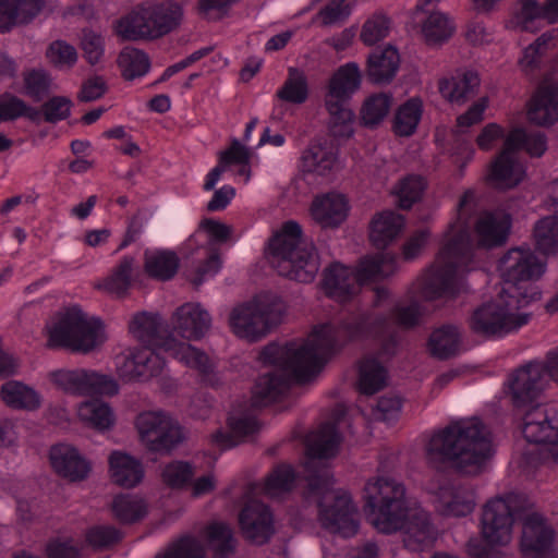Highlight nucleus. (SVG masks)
Masks as SVG:
<instances>
[{"mask_svg": "<svg viewBox=\"0 0 558 558\" xmlns=\"http://www.w3.org/2000/svg\"><path fill=\"white\" fill-rule=\"evenodd\" d=\"M337 336L336 327L330 324H325L314 327L312 339L306 341L310 347L315 349V353L319 354V359L324 365L337 352Z\"/></svg>", "mask_w": 558, "mask_h": 558, "instance_id": "obj_54", "label": "nucleus"}, {"mask_svg": "<svg viewBox=\"0 0 558 558\" xmlns=\"http://www.w3.org/2000/svg\"><path fill=\"white\" fill-rule=\"evenodd\" d=\"M480 418L456 422L429 439L426 448L428 463L435 468L450 464L462 474L477 471L489 457L490 439Z\"/></svg>", "mask_w": 558, "mask_h": 558, "instance_id": "obj_5", "label": "nucleus"}, {"mask_svg": "<svg viewBox=\"0 0 558 558\" xmlns=\"http://www.w3.org/2000/svg\"><path fill=\"white\" fill-rule=\"evenodd\" d=\"M49 462L58 476L72 483L86 480L92 472V463L75 446L69 444L52 445L49 449Z\"/></svg>", "mask_w": 558, "mask_h": 558, "instance_id": "obj_18", "label": "nucleus"}, {"mask_svg": "<svg viewBox=\"0 0 558 558\" xmlns=\"http://www.w3.org/2000/svg\"><path fill=\"white\" fill-rule=\"evenodd\" d=\"M194 466L189 461L173 460L161 471L162 483L171 489H183L192 483Z\"/></svg>", "mask_w": 558, "mask_h": 558, "instance_id": "obj_56", "label": "nucleus"}, {"mask_svg": "<svg viewBox=\"0 0 558 558\" xmlns=\"http://www.w3.org/2000/svg\"><path fill=\"white\" fill-rule=\"evenodd\" d=\"M498 268L504 282L500 292L478 305L468 320L471 332L484 339H500L518 331L532 317L531 313L519 311L542 299L536 281L546 271V264L530 248L509 250L499 259Z\"/></svg>", "mask_w": 558, "mask_h": 558, "instance_id": "obj_1", "label": "nucleus"}, {"mask_svg": "<svg viewBox=\"0 0 558 558\" xmlns=\"http://www.w3.org/2000/svg\"><path fill=\"white\" fill-rule=\"evenodd\" d=\"M436 497L439 504V511L445 517H466L475 508V493L465 485H440Z\"/></svg>", "mask_w": 558, "mask_h": 558, "instance_id": "obj_26", "label": "nucleus"}, {"mask_svg": "<svg viewBox=\"0 0 558 558\" xmlns=\"http://www.w3.org/2000/svg\"><path fill=\"white\" fill-rule=\"evenodd\" d=\"M1 399L12 409L34 411L40 408L39 393L32 387L17 380L4 383L0 389Z\"/></svg>", "mask_w": 558, "mask_h": 558, "instance_id": "obj_39", "label": "nucleus"}, {"mask_svg": "<svg viewBox=\"0 0 558 558\" xmlns=\"http://www.w3.org/2000/svg\"><path fill=\"white\" fill-rule=\"evenodd\" d=\"M162 558H206V550L195 536L184 535L168 547Z\"/></svg>", "mask_w": 558, "mask_h": 558, "instance_id": "obj_61", "label": "nucleus"}, {"mask_svg": "<svg viewBox=\"0 0 558 558\" xmlns=\"http://www.w3.org/2000/svg\"><path fill=\"white\" fill-rule=\"evenodd\" d=\"M229 432L217 430L213 435V440L223 450L238 446L244 437L254 435L258 432L259 425L252 416H229L227 420Z\"/></svg>", "mask_w": 558, "mask_h": 558, "instance_id": "obj_38", "label": "nucleus"}, {"mask_svg": "<svg viewBox=\"0 0 558 558\" xmlns=\"http://www.w3.org/2000/svg\"><path fill=\"white\" fill-rule=\"evenodd\" d=\"M535 247L545 255L558 253V218L547 216L534 226Z\"/></svg>", "mask_w": 558, "mask_h": 558, "instance_id": "obj_53", "label": "nucleus"}, {"mask_svg": "<svg viewBox=\"0 0 558 558\" xmlns=\"http://www.w3.org/2000/svg\"><path fill=\"white\" fill-rule=\"evenodd\" d=\"M363 509L374 527L386 535L402 531L407 549L422 553L437 541V530L424 510H410L405 487L390 477L368 481L363 489Z\"/></svg>", "mask_w": 558, "mask_h": 558, "instance_id": "obj_3", "label": "nucleus"}, {"mask_svg": "<svg viewBox=\"0 0 558 558\" xmlns=\"http://www.w3.org/2000/svg\"><path fill=\"white\" fill-rule=\"evenodd\" d=\"M348 210L345 196L338 193L316 196L311 205L313 219L324 229L338 228L347 219Z\"/></svg>", "mask_w": 558, "mask_h": 558, "instance_id": "obj_27", "label": "nucleus"}, {"mask_svg": "<svg viewBox=\"0 0 558 558\" xmlns=\"http://www.w3.org/2000/svg\"><path fill=\"white\" fill-rule=\"evenodd\" d=\"M317 521L322 529L343 538H351L359 532V521L354 519L355 507L347 492L332 496L330 504L316 500Z\"/></svg>", "mask_w": 558, "mask_h": 558, "instance_id": "obj_13", "label": "nucleus"}, {"mask_svg": "<svg viewBox=\"0 0 558 558\" xmlns=\"http://www.w3.org/2000/svg\"><path fill=\"white\" fill-rule=\"evenodd\" d=\"M258 360L277 367L260 375L255 383L253 398L262 404L278 401L292 385L308 383L324 367L319 354L306 341L301 345L294 341L283 345L270 342L262 349Z\"/></svg>", "mask_w": 558, "mask_h": 558, "instance_id": "obj_4", "label": "nucleus"}, {"mask_svg": "<svg viewBox=\"0 0 558 558\" xmlns=\"http://www.w3.org/2000/svg\"><path fill=\"white\" fill-rule=\"evenodd\" d=\"M117 63L125 81L143 77L151 68L148 53L135 47H124L119 53Z\"/></svg>", "mask_w": 558, "mask_h": 558, "instance_id": "obj_46", "label": "nucleus"}, {"mask_svg": "<svg viewBox=\"0 0 558 558\" xmlns=\"http://www.w3.org/2000/svg\"><path fill=\"white\" fill-rule=\"evenodd\" d=\"M111 510L121 524H134L148 513V507L143 498L120 494L113 498Z\"/></svg>", "mask_w": 558, "mask_h": 558, "instance_id": "obj_48", "label": "nucleus"}, {"mask_svg": "<svg viewBox=\"0 0 558 558\" xmlns=\"http://www.w3.org/2000/svg\"><path fill=\"white\" fill-rule=\"evenodd\" d=\"M298 474L289 463L277 464L265 478V490L269 495L289 493L294 488Z\"/></svg>", "mask_w": 558, "mask_h": 558, "instance_id": "obj_55", "label": "nucleus"}, {"mask_svg": "<svg viewBox=\"0 0 558 558\" xmlns=\"http://www.w3.org/2000/svg\"><path fill=\"white\" fill-rule=\"evenodd\" d=\"M116 369L124 383H144L161 374L165 361L150 348H133L114 359Z\"/></svg>", "mask_w": 558, "mask_h": 558, "instance_id": "obj_15", "label": "nucleus"}, {"mask_svg": "<svg viewBox=\"0 0 558 558\" xmlns=\"http://www.w3.org/2000/svg\"><path fill=\"white\" fill-rule=\"evenodd\" d=\"M461 335L457 326L442 325L432 331L427 340V350L434 359L447 361L459 354Z\"/></svg>", "mask_w": 558, "mask_h": 558, "instance_id": "obj_33", "label": "nucleus"}, {"mask_svg": "<svg viewBox=\"0 0 558 558\" xmlns=\"http://www.w3.org/2000/svg\"><path fill=\"white\" fill-rule=\"evenodd\" d=\"M356 389L361 395L373 396L387 385L388 372L376 357H364L359 362Z\"/></svg>", "mask_w": 558, "mask_h": 558, "instance_id": "obj_36", "label": "nucleus"}, {"mask_svg": "<svg viewBox=\"0 0 558 558\" xmlns=\"http://www.w3.org/2000/svg\"><path fill=\"white\" fill-rule=\"evenodd\" d=\"M182 17L183 8L175 1L140 4L118 21L117 34L123 40H154L174 31Z\"/></svg>", "mask_w": 558, "mask_h": 558, "instance_id": "obj_7", "label": "nucleus"}, {"mask_svg": "<svg viewBox=\"0 0 558 558\" xmlns=\"http://www.w3.org/2000/svg\"><path fill=\"white\" fill-rule=\"evenodd\" d=\"M422 294L427 301L458 296L459 288L456 281V266L453 264L445 265L433 270L423 283Z\"/></svg>", "mask_w": 558, "mask_h": 558, "instance_id": "obj_32", "label": "nucleus"}, {"mask_svg": "<svg viewBox=\"0 0 558 558\" xmlns=\"http://www.w3.org/2000/svg\"><path fill=\"white\" fill-rule=\"evenodd\" d=\"M506 145L510 146L515 153L524 150L532 158L542 157L547 148V136L543 132L527 133L525 129L517 126L512 129L506 140Z\"/></svg>", "mask_w": 558, "mask_h": 558, "instance_id": "obj_43", "label": "nucleus"}, {"mask_svg": "<svg viewBox=\"0 0 558 558\" xmlns=\"http://www.w3.org/2000/svg\"><path fill=\"white\" fill-rule=\"evenodd\" d=\"M389 326L385 314H362L352 320L343 319L338 323L336 333L347 342L364 339H376L384 336Z\"/></svg>", "mask_w": 558, "mask_h": 558, "instance_id": "obj_23", "label": "nucleus"}, {"mask_svg": "<svg viewBox=\"0 0 558 558\" xmlns=\"http://www.w3.org/2000/svg\"><path fill=\"white\" fill-rule=\"evenodd\" d=\"M308 93L305 74L296 68H289L288 77L277 90L276 97L289 104L301 105L307 100Z\"/></svg>", "mask_w": 558, "mask_h": 558, "instance_id": "obj_51", "label": "nucleus"}, {"mask_svg": "<svg viewBox=\"0 0 558 558\" xmlns=\"http://www.w3.org/2000/svg\"><path fill=\"white\" fill-rule=\"evenodd\" d=\"M454 32V22L448 14L440 11H432L422 23V35L427 46L446 44Z\"/></svg>", "mask_w": 558, "mask_h": 558, "instance_id": "obj_41", "label": "nucleus"}, {"mask_svg": "<svg viewBox=\"0 0 558 558\" xmlns=\"http://www.w3.org/2000/svg\"><path fill=\"white\" fill-rule=\"evenodd\" d=\"M392 96L387 93H375L368 96L360 110L361 124L367 129H376L389 113Z\"/></svg>", "mask_w": 558, "mask_h": 558, "instance_id": "obj_47", "label": "nucleus"}, {"mask_svg": "<svg viewBox=\"0 0 558 558\" xmlns=\"http://www.w3.org/2000/svg\"><path fill=\"white\" fill-rule=\"evenodd\" d=\"M135 426L142 444L151 453L169 456L185 439L183 427L163 412H143Z\"/></svg>", "mask_w": 558, "mask_h": 558, "instance_id": "obj_10", "label": "nucleus"}, {"mask_svg": "<svg viewBox=\"0 0 558 558\" xmlns=\"http://www.w3.org/2000/svg\"><path fill=\"white\" fill-rule=\"evenodd\" d=\"M306 490L307 497H316L317 500L326 501L329 495L333 494V476L328 470H315L310 472L306 477Z\"/></svg>", "mask_w": 558, "mask_h": 558, "instance_id": "obj_60", "label": "nucleus"}, {"mask_svg": "<svg viewBox=\"0 0 558 558\" xmlns=\"http://www.w3.org/2000/svg\"><path fill=\"white\" fill-rule=\"evenodd\" d=\"M122 537L121 531L112 525H95L87 530L85 541L94 549H102L118 544Z\"/></svg>", "mask_w": 558, "mask_h": 558, "instance_id": "obj_62", "label": "nucleus"}, {"mask_svg": "<svg viewBox=\"0 0 558 558\" xmlns=\"http://www.w3.org/2000/svg\"><path fill=\"white\" fill-rule=\"evenodd\" d=\"M111 482L123 488L142 483L145 470L141 460L122 451H112L108 459Z\"/></svg>", "mask_w": 558, "mask_h": 558, "instance_id": "obj_31", "label": "nucleus"}, {"mask_svg": "<svg viewBox=\"0 0 558 558\" xmlns=\"http://www.w3.org/2000/svg\"><path fill=\"white\" fill-rule=\"evenodd\" d=\"M104 323L98 317L87 319L78 307H71L48 328L47 347L50 349L69 348L87 353L98 344Z\"/></svg>", "mask_w": 558, "mask_h": 558, "instance_id": "obj_9", "label": "nucleus"}, {"mask_svg": "<svg viewBox=\"0 0 558 558\" xmlns=\"http://www.w3.org/2000/svg\"><path fill=\"white\" fill-rule=\"evenodd\" d=\"M554 39V31L546 32L523 49L518 65L525 75H532L541 69L543 58Z\"/></svg>", "mask_w": 558, "mask_h": 558, "instance_id": "obj_49", "label": "nucleus"}, {"mask_svg": "<svg viewBox=\"0 0 558 558\" xmlns=\"http://www.w3.org/2000/svg\"><path fill=\"white\" fill-rule=\"evenodd\" d=\"M207 541L218 558H229L235 551L233 531L226 522H213L206 529Z\"/></svg>", "mask_w": 558, "mask_h": 558, "instance_id": "obj_52", "label": "nucleus"}, {"mask_svg": "<svg viewBox=\"0 0 558 558\" xmlns=\"http://www.w3.org/2000/svg\"><path fill=\"white\" fill-rule=\"evenodd\" d=\"M322 287L326 296L338 302H348L356 293L352 269L340 262H332L324 269Z\"/></svg>", "mask_w": 558, "mask_h": 558, "instance_id": "obj_30", "label": "nucleus"}, {"mask_svg": "<svg viewBox=\"0 0 558 558\" xmlns=\"http://www.w3.org/2000/svg\"><path fill=\"white\" fill-rule=\"evenodd\" d=\"M425 190V182L421 175H408L399 183L398 206L403 210L410 209L421 201Z\"/></svg>", "mask_w": 558, "mask_h": 558, "instance_id": "obj_59", "label": "nucleus"}, {"mask_svg": "<svg viewBox=\"0 0 558 558\" xmlns=\"http://www.w3.org/2000/svg\"><path fill=\"white\" fill-rule=\"evenodd\" d=\"M405 227L403 215L395 210L377 213L369 222L368 238L374 247L384 250L392 243Z\"/></svg>", "mask_w": 558, "mask_h": 558, "instance_id": "obj_28", "label": "nucleus"}, {"mask_svg": "<svg viewBox=\"0 0 558 558\" xmlns=\"http://www.w3.org/2000/svg\"><path fill=\"white\" fill-rule=\"evenodd\" d=\"M210 316L199 304L185 303L172 316L174 332L186 340H199L210 327Z\"/></svg>", "mask_w": 558, "mask_h": 558, "instance_id": "obj_24", "label": "nucleus"}, {"mask_svg": "<svg viewBox=\"0 0 558 558\" xmlns=\"http://www.w3.org/2000/svg\"><path fill=\"white\" fill-rule=\"evenodd\" d=\"M73 101L66 96H52L41 105L44 121L57 124L71 116Z\"/></svg>", "mask_w": 558, "mask_h": 558, "instance_id": "obj_63", "label": "nucleus"}, {"mask_svg": "<svg viewBox=\"0 0 558 558\" xmlns=\"http://www.w3.org/2000/svg\"><path fill=\"white\" fill-rule=\"evenodd\" d=\"M361 71L355 62L341 65L329 78L328 98L350 99L361 86Z\"/></svg>", "mask_w": 558, "mask_h": 558, "instance_id": "obj_35", "label": "nucleus"}, {"mask_svg": "<svg viewBox=\"0 0 558 558\" xmlns=\"http://www.w3.org/2000/svg\"><path fill=\"white\" fill-rule=\"evenodd\" d=\"M77 416L85 426L98 432L109 430L116 424L112 408L100 399L83 401L78 405Z\"/></svg>", "mask_w": 558, "mask_h": 558, "instance_id": "obj_37", "label": "nucleus"}, {"mask_svg": "<svg viewBox=\"0 0 558 558\" xmlns=\"http://www.w3.org/2000/svg\"><path fill=\"white\" fill-rule=\"evenodd\" d=\"M529 123L550 128L558 122V81L546 75L526 102Z\"/></svg>", "mask_w": 558, "mask_h": 558, "instance_id": "obj_17", "label": "nucleus"}, {"mask_svg": "<svg viewBox=\"0 0 558 558\" xmlns=\"http://www.w3.org/2000/svg\"><path fill=\"white\" fill-rule=\"evenodd\" d=\"M390 19L381 13L373 14L368 17L361 29L360 39L365 46H374L378 41L385 39L390 29Z\"/></svg>", "mask_w": 558, "mask_h": 558, "instance_id": "obj_58", "label": "nucleus"}, {"mask_svg": "<svg viewBox=\"0 0 558 558\" xmlns=\"http://www.w3.org/2000/svg\"><path fill=\"white\" fill-rule=\"evenodd\" d=\"M45 0H0V34L31 23L41 11Z\"/></svg>", "mask_w": 558, "mask_h": 558, "instance_id": "obj_29", "label": "nucleus"}, {"mask_svg": "<svg viewBox=\"0 0 558 558\" xmlns=\"http://www.w3.org/2000/svg\"><path fill=\"white\" fill-rule=\"evenodd\" d=\"M521 430L527 442L548 446L558 462V402L530 407L522 415Z\"/></svg>", "mask_w": 558, "mask_h": 558, "instance_id": "obj_12", "label": "nucleus"}, {"mask_svg": "<svg viewBox=\"0 0 558 558\" xmlns=\"http://www.w3.org/2000/svg\"><path fill=\"white\" fill-rule=\"evenodd\" d=\"M161 318L158 314L141 312L133 316L130 323V331L147 345L161 347L163 337L161 335Z\"/></svg>", "mask_w": 558, "mask_h": 558, "instance_id": "obj_45", "label": "nucleus"}, {"mask_svg": "<svg viewBox=\"0 0 558 558\" xmlns=\"http://www.w3.org/2000/svg\"><path fill=\"white\" fill-rule=\"evenodd\" d=\"M398 268L397 255L390 252H378L362 257L356 267L352 269L354 284L364 287L378 283L392 276Z\"/></svg>", "mask_w": 558, "mask_h": 558, "instance_id": "obj_22", "label": "nucleus"}, {"mask_svg": "<svg viewBox=\"0 0 558 558\" xmlns=\"http://www.w3.org/2000/svg\"><path fill=\"white\" fill-rule=\"evenodd\" d=\"M135 258L131 255H124L112 268L110 275L106 277L96 288L117 299H123L128 295L132 287L133 266Z\"/></svg>", "mask_w": 558, "mask_h": 558, "instance_id": "obj_34", "label": "nucleus"}, {"mask_svg": "<svg viewBox=\"0 0 558 558\" xmlns=\"http://www.w3.org/2000/svg\"><path fill=\"white\" fill-rule=\"evenodd\" d=\"M535 504L524 493L510 492L489 499L483 507L481 534L483 541L468 544L471 558H504L495 546L510 543L513 524H522L520 550L524 557L536 558L553 549L555 530L546 518L534 510Z\"/></svg>", "mask_w": 558, "mask_h": 558, "instance_id": "obj_2", "label": "nucleus"}, {"mask_svg": "<svg viewBox=\"0 0 558 558\" xmlns=\"http://www.w3.org/2000/svg\"><path fill=\"white\" fill-rule=\"evenodd\" d=\"M547 384L539 361H530L515 368L509 376V393L513 407L524 409L539 403Z\"/></svg>", "mask_w": 558, "mask_h": 558, "instance_id": "obj_14", "label": "nucleus"}, {"mask_svg": "<svg viewBox=\"0 0 558 558\" xmlns=\"http://www.w3.org/2000/svg\"><path fill=\"white\" fill-rule=\"evenodd\" d=\"M424 107L423 100L418 96L409 98L396 111L392 131L396 135L408 137L416 132L421 122Z\"/></svg>", "mask_w": 558, "mask_h": 558, "instance_id": "obj_40", "label": "nucleus"}, {"mask_svg": "<svg viewBox=\"0 0 558 558\" xmlns=\"http://www.w3.org/2000/svg\"><path fill=\"white\" fill-rule=\"evenodd\" d=\"M337 159L338 155L331 147L313 144L302 153L300 168L306 173L326 175L332 170Z\"/></svg>", "mask_w": 558, "mask_h": 558, "instance_id": "obj_42", "label": "nucleus"}, {"mask_svg": "<svg viewBox=\"0 0 558 558\" xmlns=\"http://www.w3.org/2000/svg\"><path fill=\"white\" fill-rule=\"evenodd\" d=\"M526 175L525 167L515 157V151L504 142L502 150L490 165L487 181L499 191L517 187Z\"/></svg>", "mask_w": 558, "mask_h": 558, "instance_id": "obj_19", "label": "nucleus"}, {"mask_svg": "<svg viewBox=\"0 0 558 558\" xmlns=\"http://www.w3.org/2000/svg\"><path fill=\"white\" fill-rule=\"evenodd\" d=\"M179 265L180 259L172 251L161 250L150 255L145 252L144 270L149 278L168 281L175 276Z\"/></svg>", "mask_w": 558, "mask_h": 558, "instance_id": "obj_44", "label": "nucleus"}, {"mask_svg": "<svg viewBox=\"0 0 558 558\" xmlns=\"http://www.w3.org/2000/svg\"><path fill=\"white\" fill-rule=\"evenodd\" d=\"M341 441L335 426H326L319 435L306 444V457L310 460L330 459L337 456Z\"/></svg>", "mask_w": 558, "mask_h": 558, "instance_id": "obj_50", "label": "nucleus"}, {"mask_svg": "<svg viewBox=\"0 0 558 558\" xmlns=\"http://www.w3.org/2000/svg\"><path fill=\"white\" fill-rule=\"evenodd\" d=\"M400 68V54L398 49L388 44L385 48H376L366 60L365 76L374 85L390 84Z\"/></svg>", "mask_w": 558, "mask_h": 558, "instance_id": "obj_25", "label": "nucleus"}, {"mask_svg": "<svg viewBox=\"0 0 558 558\" xmlns=\"http://www.w3.org/2000/svg\"><path fill=\"white\" fill-rule=\"evenodd\" d=\"M481 86V77L474 70L457 69L450 76L438 81V92L450 104L462 106L473 98Z\"/></svg>", "mask_w": 558, "mask_h": 558, "instance_id": "obj_21", "label": "nucleus"}, {"mask_svg": "<svg viewBox=\"0 0 558 558\" xmlns=\"http://www.w3.org/2000/svg\"><path fill=\"white\" fill-rule=\"evenodd\" d=\"M242 536L251 544L263 546L276 533L271 508L260 500L247 501L239 513Z\"/></svg>", "mask_w": 558, "mask_h": 558, "instance_id": "obj_16", "label": "nucleus"}, {"mask_svg": "<svg viewBox=\"0 0 558 558\" xmlns=\"http://www.w3.org/2000/svg\"><path fill=\"white\" fill-rule=\"evenodd\" d=\"M49 378L57 388L73 396L112 397L119 392V384L112 376L94 369H57Z\"/></svg>", "mask_w": 558, "mask_h": 558, "instance_id": "obj_11", "label": "nucleus"}, {"mask_svg": "<svg viewBox=\"0 0 558 558\" xmlns=\"http://www.w3.org/2000/svg\"><path fill=\"white\" fill-rule=\"evenodd\" d=\"M24 94L34 102L43 101L50 92L51 77L43 69H32L24 73Z\"/></svg>", "mask_w": 558, "mask_h": 558, "instance_id": "obj_57", "label": "nucleus"}, {"mask_svg": "<svg viewBox=\"0 0 558 558\" xmlns=\"http://www.w3.org/2000/svg\"><path fill=\"white\" fill-rule=\"evenodd\" d=\"M266 254L274 258L279 276L300 283L313 282L319 270L317 250L303 239L302 227L295 220L283 222L269 238Z\"/></svg>", "mask_w": 558, "mask_h": 558, "instance_id": "obj_6", "label": "nucleus"}, {"mask_svg": "<svg viewBox=\"0 0 558 558\" xmlns=\"http://www.w3.org/2000/svg\"><path fill=\"white\" fill-rule=\"evenodd\" d=\"M512 227V216L506 210H485L475 222L478 244L485 248L506 244Z\"/></svg>", "mask_w": 558, "mask_h": 558, "instance_id": "obj_20", "label": "nucleus"}, {"mask_svg": "<svg viewBox=\"0 0 558 558\" xmlns=\"http://www.w3.org/2000/svg\"><path fill=\"white\" fill-rule=\"evenodd\" d=\"M471 253L470 234L464 227H461L440 250L441 256L452 259L470 257Z\"/></svg>", "mask_w": 558, "mask_h": 558, "instance_id": "obj_64", "label": "nucleus"}, {"mask_svg": "<svg viewBox=\"0 0 558 558\" xmlns=\"http://www.w3.org/2000/svg\"><path fill=\"white\" fill-rule=\"evenodd\" d=\"M286 312L287 304L281 296L264 292L233 308L229 324L235 336L256 342L282 323Z\"/></svg>", "mask_w": 558, "mask_h": 558, "instance_id": "obj_8", "label": "nucleus"}]
</instances>
